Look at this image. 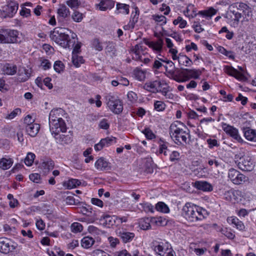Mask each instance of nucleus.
I'll return each instance as SVG.
<instances>
[{"mask_svg": "<svg viewBox=\"0 0 256 256\" xmlns=\"http://www.w3.org/2000/svg\"><path fill=\"white\" fill-rule=\"evenodd\" d=\"M64 111L60 108H54L49 114V126L50 131L58 142H62L64 141V135L60 134V132H65L67 128L62 117Z\"/></svg>", "mask_w": 256, "mask_h": 256, "instance_id": "f257e3e1", "label": "nucleus"}, {"mask_svg": "<svg viewBox=\"0 0 256 256\" xmlns=\"http://www.w3.org/2000/svg\"><path fill=\"white\" fill-rule=\"evenodd\" d=\"M51 40L64 48L73 47L77 41L76 34L71 30L56 28L50 32Z\"/></svg>", "mask_w": 256, "mask_h": 256, "instance_id": "f03ea898", "label": "nucleus"}, {"mask_svg": "<svg viewBox=\"0 0 256 256\" xmlns=\"http://www.w3.org/2000/svg\"><path fill=\"white\" fill-rule=\"evenodd\" d=\"M206 212L204 209L192 203L187 202L182 209V216L190 222L202 220L206 217Z\"/></svg>", "mask_w": 256, "mask_h": 256, "instance_id": "7ed1b4c3", "label": "nucleus"}, {"mask_svg": "<svg viewBox=\"0 0 256 256\" xmlns=\"http://www.w3.org/2000/svg\"><path fill=\"white\" fill-rule=\"evenodd\" d=\"M184 124L176 121L171 124L170 127V134L177 144H186L188 134L184 129Z\"/></svg>", "mask_w": 256, "mask_h": 256, "instance_id": "20e7f679", "label": "nucleus"}, {"mask_svg": "<svg viewBox=\"0 0 256 256\" xmlns=\"http://www.w3.org/2000/svg\"><path fill=\"white\" fill-rule=\"evenodd\" d=\"M20 42L16 30L0 29V44H14Z\"/></svg>", "mask_w": 256, "mask_h": 256, "instance_id": "39448f33", "label": "nucleus"}, {"mask_svg": "<svg viewBox=\"0 0 256 256\" xmlns=\"http://www.w3.org/2000/svg\"><path fill=\"white\" fill-rule=\"evenodd\" d=\"M105 100L108 106L114 113L119 114L122 111V104L115 94H107L105 96Z\"/></svg>", "mask_w": 256, "mask_h": 256, "instance_id": "423d86ee", "label": "nucleus"}, {"mask_svg": "<svg viewBox=\"0 0 256 256\" xmlns=\"http://www.w3.org/2000/svg\"><path fill=\"white\" fill-rule=\"evenodd\" d=\"M18 8V3L14 0H10L2 6L0 12L4 18H12L16 13Z\"/></svg>", "mask_w": 256, "mask_h": 256, "instance_id": "0eeeda50", "label": "nucleus"}, {"mask_svg": "<svg viewBox=\"0 0 256 256\" xmlns=\"http://www.w3.org/2000/svg\"><path fill=\"white\" fill-rule=\"evenodd\" d=\"M228 178L234 184L240 185L248 182V177L238 170L231 168L228 171Z\"/></svg>", "mask_w": 256, "mask_h": 256, "instance_id": "6e6552de", "label": "nucleus"}, {"mask_svg": "<svg viewBox=\"0 0 256 256\" xmlns=\"http://www.w3.org/2000/svg\"><path fill=\"white\" fill-rule=\"evenodd\" d=\"M132 58L135 60H139L143 62L144 64H148L150 62V59L148 58L145 57L146 54L140 45L136 44L132 50Z\"/></svg>", "mask_w": 256, "mask_h": 256, "instance_id": "1a4fd4ad", "label": "nucleus"}, {"mask_svg": "<svg viewBox=\"0 0 256 256\" xmlns=\"http://www.w3.org/2000/svg\"><path fill=\"white\" fill-rule=\"evenodd\" d=\"M243 198L242 192L240 190H230L224 194V198L232 203H238Z\"/></svg>", "mask_w": 256, "mask_h": 256, "instance_id": "9d476101", "label": "nucleus"}, {"mask_svg": "<svg viewBox=\"0 0 256 256\" xmlns=\"http://www.w3.org/2000/svg\"><path fill=\"white\" fill-rule=\"evenodd\" d=\"M223 130L233 138L239 142H243L244 140L238 134V130L233 126L228 124L226 123H222Z\"/></svg>", "mask_w": 256, "mask_h": 256, "instance_id": "9b49d317", "label": "nucleus"}, {"mask_svg": "<svg viewBox=\"0 0 256 256\" xmlns=\"http://www.w3.org/2000/svg\"><path fill=\"white\" fill-rule=\"evenodd\" d=\"M172 57L174 60H178V63L181 66H190L192 64V60L186 55H180L177 56L178 50H172Z\"/></svg>", "mask_w": 256, "mask_h": 256, "instance_id": "f8f14e48", "label": "nucleus"}, {"mask_svg": "<svg viewBox=\"0 0 256 256\" xmlns=\"http://www.w3.org/2000/svg\"><path fill=\"white\" fill-rule=\"evenodd\" d=\"M238 166L240 169L244 171H251L254 166L251 158L246 156L240 158Z\"/></svg>", "mask_w": 256, "mask_h": 256, "instance_id": "ddd939ff", "label": "nucleus"}, {"mask_svg": "<svg viewBox=\"0 0 256 256\" xmlns=\"http://www.w3.org/2000/svg\"><path fill=\"white\" fill-rule=\"evenodd\" d=\"M224 72L234 77L238 80H246V76L232 66H226L224 68Z\"/></svg>", "mask_w": 256, "mask_h": 256, "instance_id": "4468645a", "label": "nucleus"}, {"mask_svg": "<svg viewBox=\"0 0 256 256\" xmlns=\"http://www.w3.org/2000/svg\"><path fill=\"white\" fill-rule=\"evenodd\" d=\"M139 10L138 8H136L134 12H132L131 18L129 22L123 26L124 30H132L135 26V24L138 22L139 16Z\"/></svg>", "mask_w": 256, "mask_h": 256, "instance_id": "2eb2a0df", "label": "nucleus"}, {"mask_svg": "<svg viewBox=\"0 0 256 256\" xmlns=\"http://www.w3.org/2000/svg\"><path fill=\"white\" fill-rule=\"evenodd\" d=\"M182 74L188 80L190 78H198L202 72L200 70L185 68L182 72Z\"/></svg>", "mask_w": 256, "mask_h": 256, "instance_id": "dca6fc26", "label": "nucleus"}, {"mask_svg": "<svg viewBox=\"0 0 256 256\" xmlns=\"http://www.w3.org/2000/svg\"><path fill=\"white\" fill-rule=\"evenodd\" d=\"M58 20L66 19L70 15V11L64 4H60L56 10Z\"/></svg>", "mask_w": 256, "mask_h": 256, "instance_id": "f3484780", "label": "nucleus"}, {"mask_svg": "<svg viewBox=\"0 0 256 256\" xmlns=\"http://www.w3.org/2000/svg\"><path fill=\"white\" fill-rule=\"evenodd\" d=\"M116 216L106 215L100 219V224L108 228H110L114 225L116 226Z\"/></svg>", "mask_w": 256, "mask_h": 256, "instance_id": "a211bd4d", "label": "nucleus"}, {"mask_svg": "<svg viewBox=\"0 0 256 256\" xmlns=\"http://www.w3.org/2000/svg\"><path fill=\"white\" fill-rule=\"evenodd\" d=\"M230 10H234L236 8L238 10H241L244 14L248 13H248L251 12L250 7L248 6L244 2H234L230 4L229 6Z\"/></svg>", "mask_w": 256, "mask_h": 256, "instance_id": "6ab92c4d", "label": "nucleus"}, {"mask_svg": "<svg viewBox=\"0 0 256 256\" xmlns=\"http://www.w3.org/2000/svg\"><path fill=\"white\" fill-rule=\"evenodd\" d=\"M114 6V2L112 0H100V3L96 5V8L106 11L108 9H112Z\"/></svg>", "mask_w": 256, "mask_h": 256, "instance_id": "aec40b11", "label": "nucleus"}, {"mask_svg": "<svg viewBox=\"0 0 256 256\" xmlns=\"http://www.w3.org/2000/svg\"><path fill=\"white\" fill-rule=\"evenodd\" d=\"M194 186L204 192H211L213 190L212 185L206 181H196L194 183Z\"/></svg>", "mask_w": 256, "mask_h": 256, "instance_id": "412c9836", "label": "nucleus"}, {"mask_svg": "<svg viewBox=\"0 0 256 256\" xmlns=\"http://www.w3.org/2000/svg\"><path fill=\"white\" fill-rule=\"evenodd\" d=\"M144 43L146 45L156 52H160L163 46V41L160 38L158 39L156 42L146 40Z\"/></svg>", "mask_w": 256, "mask_h": 256, "instance_id": "4be33fe9", "label": "nucleus"}, {"mask_svg": "<svg viewBox=\"0 0 256 256\" xmlns=\"http://www.w3.org/2000/svg\"><path fill=\"white\" fill-rule=\"evenodd\" d=\"M40 129V125L35 123L26 126V133L32 137H34L38 134Z\"/></svg>", "mask_w": 256, "mask_h": 256, "instance_id": "5701e85b", "label": "nucleus"}, {"mask_svg": "<svg viewBox=\"0 0 256 256\" xmlns=\"http://www.w3.org/2000/svg\"><path fill=\"white\" fill-rule=\"evenodd\" d=\"M166 70V75L168 77H174L176 73V67L174 63L171 60H167L166 64L164 66Z\"/></svg>", "mask_w": 256, "mask_h": 256, "instance_id": "b1692460", "label": "nucleus"}, {"mask_svg": "<svg viewBox=\"0 0 256 256\" xmlns=\"http://www.w3.org/2000/svg\"><path fill=\"white\" fill-rule=\"evenodd\" d=\"M94 166L98 170H108L110 168L108 162L103 158H100L95 162Z\"/></svg>", "mask_w": 256, "mask_h": 256, "instance_id": "393cba45", "label": "nucleus"}, {"mask_svg": "<svg viewBox=\"0 0 256 256\" xmlns=\"http://www.w3.org/2000/svg\"><path fill=\"white\" fill-rule=\"evenodd\" d=\"M118 235L124 243L130 242L135 236L133 232L124 231L118 232Z\"/></svg>", "mask_w": 256, "mask_h": 256, "instance_id": "a878e982", "label": "nucleus"}, {"mask_svg": "<svg viewBox=\"0 0 256 256\" xmlns=\"http://www.w3.org/2000/svg\"><path fill=\"white\" fill-rule=\"evenodd\" d=\"M228 222L234 224L235 227L241 231L245 230V226L244 223L236 216H231L228 218Z\"/></svg>", "mask_w": 256, "mask_h": 256, "instance_id": "bb28decb", "label": "nucleus"}, {"mask_svg": "<svg viewBox=\"0 0 256 256\" xmlns=\"http://www.w3.org/2000/svg\"><path fill=\"white\" fill-rule=\"evenodd\" d=\"M54 164L53 160H50L43 162L40 165V168L43 171L44 174H46L50 170L54 168Z\"/></svg>", "mask_w": 256, "mask_h": 256, "instance_id": "cd10ccee", "label": "nucleus"}, {"mask_svg": "<svg viewBox=\"0 0 256 256\" xmlns=\"http://www.w3.org/2000/svg\"><path fill=\"white\" fill-rule=\"evenodd\" d=\"M244 136L245 138L248 141L256 142V130L250 129V128H246L244 130Z\"/></svg>", "mask_w": 256, "mask_h": 256, "instance_id": "c85d7f7f", "label": "nucleus"}, {"mask_svg": "<svg viewBox=\"0 0 256 256\" xmlns=\"http://www.w3.org/2000/svg\"><path fill=\"white\" fill-rule=\"evenodd\" d=\"M10 251V246L8 240L3 238H0V252L8 254Z\"/></svg>", "mask_w": 256, "mask_h": 256, "instance_id": "c756f323", "label": "nucleus"}, {"mask_svg": "<svg viewBox=\"0 0 256 256\" xmlns=\"http://www.w3.org/2000/svg\"><path fill=\"white\" fill-rule=\"evenodd\" d=\"M168 142L160 140L158 142V153L163 154L165 156H168L170 152L168 148Z\"/></svg>", "mask_w": 256, "mask_h": 256, "instance_id": "7c9ffc66", "label": "nucleus"}, {"mask_svg": "<svg viewBox=\"0 0 256 256\" xmlns=\"http://www.w3.org/2000/svg\"><path fill=\"white\" fill-rule=\"evenodd\" d=\"M17 67L16 65L9 64H5L3 67V72L4 74L14 75L16 72Z\"/></svg>", "mask_w": 256, "mask_h": 256, "instance_id": "2f4dec72", "label": "nucleus"}, {"mask_svg": "<svg viewBox=\"0 0 256 256\" xmlns=\"http://www.w3.org/2000/svg\"><path fill=\"white\" fill-rule=\"evenodd\" d=\"M13 160L10 158H3L0 160V168L2 170H8L11 167Z\"/></svg>", "mask_w": 256, "mask_h": 256, "instance_id": "473e14b6", "label": "nucleus"}, {"mask_svg": "<svg viewBox=\"0 0 256 256\" xmlns=\"http://www.w3.org/2000/svg\"><path fill=\"white\" fill-rule=\"evenodd\" d=\"M95 241L92 237L85 236L81 240V246L85 248H90L94 243Z\"/></svg>", "mask_w": 256, "mask_h": 256, "instance_id": "72a5a7b5", "label": "nucleus"}, {"mask_svg": "<svg viewBox=\"0 0 256 256\" xmlns=\"http://www.w3.org/2000/svg\"><path fill=\"white\" fill-rule=\"evenodd\" d=\"M130 6L128 4L121 3H118L116 4V8L118 11V14H129Z\"/></svg>", "mask_w": 256, "mask_h": 256, "instance_id": "f704fd0d", "label": "nucleus"}, {"mask_svg": "<svg viewBox=\"0 0 256 256\" xmlns=\"http://www.w3.org/2000/svg\"><path fill=\"white\" fill-rule=\"evenodd\" d=\"M150 220L149 218H144L140 220L138 222L139 226L140 229L148 230L150 228Z\"/></svg>", "mask_w": 256, "mask_h": 256, "instance_id": "c9c22d12", "label": "nucleus"}, {"mask_svg": "<svg viewBox=\"0 0 256 256\" xmlns=\"http://www.w3.org/2000/svg\"><path fill=\"white\" fill-rule=\"evenodd\" d=\"M20 72V70L18 72V79L20 82H26L30 77V73L28 72V70L25 68H23L22 70V72Z\"/></svg>", "mask_w": 256, "mask_h": 256, "instance_id": "e433bc0d", "label": "nucleus"}, {"mask_svg": "<svg viewBox=\"0 0 256 256\" xmlns=\"http://www.w3.org/2000/svg\"><path fill=\"white\" fill-rule=\"evenodd\" d=\"M72 62L74 66L76 67H79L81 64L84 63V60L82 56L75 54L72 55Z\"/></svg>", "mask_w": 256, "mask_h": 256, "instance_id": "4c0bfd02", "label": "nucleus"}, {"mask_svg": "<svg viewBox=\"0 0 256 256\" xmlns=\"http://www.w3.org/2000/svg\"><path fill=\"white\" fill-rule=\"evenodd\" d=\"M156 208L158 211L164 213H168L170 212V210L168 206L163 202H158L156 205Z\"/></svg>", "mask_w": 256, "mask_h": 256, "instance_id": "58836bf2", "label": "nucleus"}, {"mask_svg": "<svg viewBox=\"0 0 256 256\" xmlns=\"http://www.w3.org/2000/svg\"><path fill=\"white\" fill-rule=\"evenodd\" d=\"M66 5L72 10L78 9L81 4L80 0H68L66 1Z\"/></svg>", "mask_w": 256, "mask_h": 256, "instance_id": "ea45409f", "label": "nucleus"}, {"mask_svg": "<svg viewBox=\"0 0 256 256\" xmlns=\"http://www.w3.org/2000/svg\"><path fill=\"white\" fill-rule=\"evenodd\" d=\"M71 17L72 20L76 22H82L84 18L83 14L76 10H74Z\"/></svg>", "mask_w": 256, "mask_h": 256, "instance_id": "a19ab883", "label": "nucleus"}, {"mask_svg": "<svg viewBox=\"0 0 256 256\" xmlns=\"http://www.w3.org/2000/svg\"><path fill=\"white\" fill-rule=\"evenodd\" d=\"M140 209H142L146 212H154L153 206L150 203L144 202L140 204Z\"/></svg>", "mask_w": 256, "mask_h": 256, "instance_id": "79ce46f5", "label": "nucleus"}, {"mask_svg": "<svg viewBox=\"0 0 256 256\" xmlns=\"http://www.w3.org/2000/svg\"><path fill=\"white\" fill-rule=\"evenodd\" d=\"M216 12V11L215 9L210 8L208 10L200 11L198 14L205 17H211L212 16L214 15Z\"/></svg>", "mask_w": 256, "mask_h": 256, "instance_id": "37998d69", "label": "nucleus"}, {"mask_svg": "<svg viewBox=\"0 0 256 256\" xmlns=\"http://www.w3.org/2000/svg\"><path fill=\"white\" fill-rule=\"evenodd\" d=\"M81 184L80 180L77 179H70L67 181L66 184L68 189H72L80 186Z\"/></svg>", "mask_w": 256, "mask_h": 256, "instance_id": "c03bdc74", "label": "nucleus"}, {"mask_svg": "<svg viewBox=\"0 0 256 256\" xmlns=\"http://www.w3.org/2000/svg\"><path fill=\"white\" fill-rule=\"evenodd\" d=\"M230 10V12H232L234 16V19L232 25L234 27L237 26L239 23L240 20L242 17V14L241 13H240L238 12H236L234 10Z\"/></svg>", "mask_w": 256, "mask_h": 256, "instance_id": "a18cd8bd", "label": "nucleus"}, {"mask_svg": "<svg viewBox=\"0 0 256 256\" xmlns=\"http://www.w3.org/2000/svg\"><path fill=\"white\" fill-rule=\"evenodd\" d=\"M160 85L161 82L160 80H155L146 84L147 88H150V90H157Z\"/></svg>", "mask_w": 256, "mask_h": 256, "instance_id": "49530a36", "label": "nucleus"}, {"mask_svg": "<svg viewBox=\"0 0 256 256\" xmlns=\"http://www.w3.org/2000/svg\"><path fill=\"white\" fill-rule=\"evenodd\" d=\"M70 229L72 232L78 233L82 231L83 226L80 223L74 222L70 226Z\"/></svg>", "mask_w": 256, "mask_h": 256, "instance_id": "de8ad7c7", "label": "nucleus"}, {"mask_svg": "<svg viewBox=\"0 0 256 256\" xmlns=\"http://www.w3.org/2000/svg\"><path fill=\"white\" fill-rule=\"evenodd\" d=\"M54 68L56 72L60 73L64 71V65L61 61L57 60L54 63Z\"/></svg>", "mask_w": 256, "mask_h": 256, "instance_id": "09e8293b", "label": "nucleus"}, {"mask_svg": "<svg viewBox=\"0 0 256 256\" xmlns=\"http://www.w3.org/2000/svg\"><path fill=\"white\" fill-rule=\"evenodd\" d=\"M162 94L164 96L166 99L174 100L176 97L170 92H169L166 88H164L161 92Z\"/></svg>", "mask_w": 256, "mask_h": 256, "instance_id": "8fccbe9b", "label": "nucleus"}, {"mask_svg": "<svg viewBox=\"0 0 256 256\" xmlns=\"http://www.w3.org/2000/svg\"><path fill=\"white\" fill-rule=\"evenodd\" d=\"M35 154L32 152H28L24 160V163L28 166H31L34 162Z\"/></svg>", "mask_w": 256, "mask_h": 256, "instance_id": "3c124183", "label": "nucleus"}, {"mask_svg": "<svg viewBox=\"0 0 256 256\" xmlns=\"http://www.w3.org/2000/svg\"><path fill=\"white\" fill-rule=\"evenodd\" d=\"M88 232L94 236H98L103 234L102 230L94 226H90L88 229Z\"/></svg>", "mask_w": 256, "mask_h": 256, "instance_id": "603ef678", "label": "nucleus"}, {"mask_svg": "<svg viewBox=\"0 0 256 256\" xmlns=\"http://www.w3.org/2000/svg\"><path fill=\"white\" fill-rule=\"evenodd\" d=\"M173 24L174 25L179 24V27L181 28H184L186 26V22L183 20L181 16H178V18L173 21Z\"/></svg>", "mask_w": 256, "mask_h": 256, "instance_id": "864d4df0", "label": "nucleus"}, {"mask_svg": "<svg viewBox=\"0 0 256 256\" xmlns=\"http://www.w3.org/2000/svg\"><path fill=\"white\" fill-rule=\"evenodd\" d=\"M218 50L219 52L221 54L225 55L226 56L228 57L229 58L234 60V56L232 52L231 51L226 50L224 47L219 46L218 48Z\"/></svg>", "mask_w": 256, "mask_h": 256, "instance_id": "5fc2aeb1", "label": "nucleus"}, {"mask_svg": "<svg viewBox=\"0 0 256 256\" xmlns=\"http://www.w3.org/2000/svg\"><path fill=\"white\" fill-rule=\"evenodd\" d=\"M21 114V110L19 108H16L14 109L12 112L10 114H8L6 116L5 118L7 120H12L14 118L18 115H19Z\"/></svg>", "mask_w": 256, "mask_h": 256, "instance_id": "6e6d98bb", "label": "nucleus"}, {"mask_svg": "<svg viewBox=\"0 0 256 256\" xmlns=\"http://www.w3.org/2000/svg\"><path fill=\"white\" fill-rule=\"evenodd\" d=\"M135 78L139 81H142L146 78V74L142 70H137L134 72Z\"/></svg>", "mask_w": 256, "mask_h": 256, "instance_id": "4d7b16f0", "label": "nucleus"}, {"mask_svg": "<svg viewBox=\"0 0 256 256\" xmlns=\"http://www.w3.org/2000/svg\"><path fill=\"white\" fill-rule=\"evenodd\" d=\"M106 52H108L111 56H115L116 54V49L114 44L112 42H109L106 48Z\"/></svg>", "mask_w": 256, "mask_h": 256, "instance_id": "13d9d810", "label": "nucleus"}, {"mask_svg": "<svg viewBox=\"0 0 256 256\" xmlns=\"http://www.w3.org/2000/svg\"><path fill=\"white\" fill-rule=\"evenodd\" d=\"M153 19L156 22L160 23V24H165L166 22V18L162 15H154Z\"/></svg>", "mask_w": 256, "mask_h": 256, "instance_id": "bf43d9fd", "label": "nucleus"}, {"mask_svg": "<svg viewBox=\"0 0 256 256\" xmlns=\"http://www.w3.org/2000/svg\"><path fill=\"white\" fill-rule=\"evenodd\" d=\"M154 107L157 111H162L166 108V104L162 101L156 100L154 103Z\"/></svg>", "mask_w": 256, "mask_h": 256, "instance_id": "052dcab7", "label": "nucleus"}, {"mask_svg": "<svg viewBox=\"0 0 256 256\" xmlns=\"http://www.w3.org/2000/svg\"><path fill=\"white\" fill-rule=\"evenodd\" d=\"M153 249L156 252V253L160 256H162L166 252V250H164V248L163 246L160 244H158L157 245L154 246Z\"/></svg>", "mask_w": 256, "mask_h": 256, "instance_id": "680f3d73", "label": "nucleus"}, {"mask_svg": "<svg viewBox=\"0 0 256 256\" xmlns=\"http://www.w3.org/2000/svg\"><path fill=\"white\" fill-rule=\"evenodd\" d=\"M102 142H104L106 146L108 147L116 142V138L113 136L107 137L102 138Z\"/></svg>", "mask_w": 256, "mask_h": 256, "instance_id": "e2e57ef3", "label": "nucleus"}, {"mask_svg": "<svg viewBox=\"0 0 256 256\" xmlns=\"http://www.w3.org/2000/svg\"><path fill=\"white\" fill-rule=\"evenodd\" d=\"M127 98H128V100L131 103H134L138 100V96H137L135 92H134L132 91L129 92L128 93Z\"/></svg>", "mask_w": 256, "mask_h": 256, "instance_id": "0e129e2a", "label": "nucleus"}, {"mask_svg": "<svg viewBox=\"0 0 256 256\" xmlns=\"http://www.w3.org/2000/svg\"><path fill=\"white\" fill-rule=\"evenodd\" d=\"M180 159V154L177 151H173L170 154V160L171 162H174Z\"/></svg>", "mask_w": 256, "mask_h": 256, "instance_id": "69168bd1", "label": "nucleus"}, {"mask_svg": "<svg viewBox=\"0 0 256 256\" xmlns=\"http://www.w3.org/2000/svg\"><path fill=\"white\" fill-rule=\"evenodd\" d=\"M195 32L200 33L204 30L198 22L194 21L192 26Z\"/></svg>", "mask_w": 256, "mask_h": 256, "instance_id": "338daca9", "label": "nucleus"}, {"mask_svg": "<svg viewBox=\"0 0 256 256\" xmlns=\"http://www.w3.org/2000/svg\"><path fill=\"white\" fill-rule=\"evenodd\" d=\"M208 163L210 166L214 165L216 168H218L221 166V162L216 158H208Z\"/></svg>", "mask_w": 256, "mask_h": 256, "instance_id": "774afa93", "label": "nucleus"}]
</instances>
